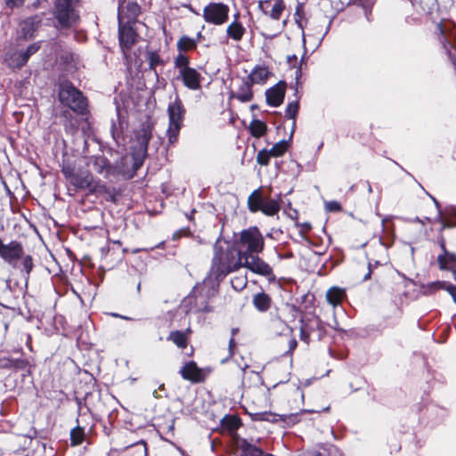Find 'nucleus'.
<instances>
[{
	"mask_svg": "<svg viewBox=\"0 0 456 456\" xmlns=\"http://www.w3.org/2000/svg\"><path fill=\"white\" fill-rule=\"evenodd\" d=\"M242 267V256L238 248L231 247L227 242L219 240L214 244L211 272L216 280H222L228 273Z\"/></svg>",
	"mask_w": 456,
	"mask_h": 456,
	"instance_id": "f257e3e1",
	"label": "nucleus"
},
{
	"mask_svg": "<svg viewBox=\"0 0 456 456\" xmlns=\"http://www.w3.org/2000/svg\"><path fill=\"white\" fill-rule=\"evenodd\" d=\"M77 3L78 0H55L53 26L61 35H68L78 25L80 16L76 9Z\"/></svg>",
	"mask_w": 456,
	"mask_h": 456,
	"instance_id": "f03ea898",
	"label": "nucleus"
},
{
	"mask_svg": "<svg viewBox=\"0 0 456 456\" xmlns=\"http://www.w3.org/2000/svg\"><path fill=\"white\" fill-rule=\"evenodd\" d=\"M264 246V237L256 226L242 230L239 239L234 241V247L238 248L239 254L242 257L262 252Z\"/></svg>",
	"mask_w": 456,
	"mask_h": 456,
	"instance_id": "7ed1b4c3",
	"label": "nucleus"
},
{
	"mask_svg": "<svg viewBox=\"0 0 456 456\" xmlns=\"http://www.w3.org/2000/svg\"><path fill=\"white\" fill-rule=\"evenodd\" d=\"M59 100L73 111L83 114L86 110L87 102L81 91L69 81L61 82L59 86Z\"/></svg>",
	"mask_w": 456,
	"mask_h": 456,
	"instance_id": "20e7f679",
	"label": "nucleus"
},
{
	"mask_svg": "<svg viewBox=\"0 0 456 456\" xmlns=\"http://www.w3.org/2000/svg\"><path fill=\"white\" fill-rule=\"evenodd\" d=\"M169 126L167 130L168 142L174 143L177 141L180 129L185 116L184 106L176 95L173 102H170L167 107Z\"/></svg>",
	"mask_w": 456,
	"mask_h": 456,
	"instance_id": "39448f33",
	"label": "nucleus"
},
{
	"mask_svg": "<svg viewBox=\"0 0 456 456\" xmlns=\"http://www.w3.org/2000/svg\"><path fill=\"white\" fill-rule=\"evenodd\" d=\"M144 159L142 151L140 152L132 151L130 154L121 158L120 162L117 166L118 172L125 178L131 179L142 166Z\"/></svg>",
	"mask_w": 456,
	"mask_h": 456,
	"instance_id": "423d86ee",
	"label": "nucleus"
},
{
	"mask_svg": "<svg viewBox=\"0 0 456 456\" xmlns=\"http://www.w3.org/2000/svg\"><path fill=\"white\" fill-rule=\"evenodd\" d=\"M229 7L223 3H210L203 9V18L207 23L222 25L229 18Z\"/></svg>",
	"mask_w": 456,
	"mask_h": 456,
	"instance_id": "0eeeda50",
	"label": "nucleus"
},
{
	"mask_svg": "<svg viewBox=\"0 0 456 456\" xmlns=\"http://www.w3.org/2000/svg\"><path fill=\"white\" fill-rule=\"evenodd\" d=\"M250 255L242 257V267H246L252 273L266 277L270 281H273L275 276L272 267L257 256Z\"/></svg>",
	"mask_w": 456,
	"mask_h": 456,
	"instance_id": "6e6552de",
	"label": "nucleus"
},
{
	"mask_svg": "<svg viewBox=\"0 0 456 456\" xmlns=\"http://www.w3.org/2000/svg\"><path fill=\"white\" fill-rule=\"evenodd\" d=\"M118 39L123 51L130 50L136 43L138 35L130 22L122 23L120 13H118Z\"/></svg>",
	"mask_w": 456,
	"mask_h": 456,
	"instance_id": "1a4fd4ad",
	"label": "nucleus"
},
{
	"mask_svg": "<svg viewBox=\"0 0 456 456\" xmlns=\"http://www.w3.org/2000/svg\"><path fill=\"white\" fill-rule=\"evenodd\" d=\"M286 83L280 81L265 92L266 102L272 107H279L284 100Z\"/></svg>",
	"mask_w": 456,
	"mask_h": 456,
	"instance_id": "9d476101",
	"label": "nucleus"
},
{
	"mask_svg": "<svg viewBox=\"0 0 456 456\" xmlns=\"http://www.w3.org/2000/svg\"><path fill=\"white\" fill-rule=\"evenodd\" d=\"M184 86L191 90L200 88L201 75L193 68L183 70L180 74Z\"/></svg>",
	"mask_w": 456,
	"mask_h": 456,
	"instance_id": "9b49d317",
	"label": "nucleus"
},
{
	"mask_svg": "<svg viewBox=\"0 0 456 456\" xmlns=\"http://www.w3.org/2000/svg\"><path fill=\"white\" fill-rule=\"evenodd\" d=\"M69 183L77 189L90 188L93 183V175L88 170H78L69 180Z\"/></svg>",
	"mask_w": 456,
	"mask_h": 456,
	"instance_id": "f8f14e48",
	"label": "nucleus"
},
{
	"mask_svg": "<svg viewBox=\"0 0 456 456\" xmlns=\"http://www.w3.org/2000/svg\"><path fill=\"white\" fill-rule=\"evenodd\" d=\"M151 138V133L149 128L143 127L137 134V145L133 147V151L140 152L143 151V158H146L148 144Z\"/></svg>",
	"mask_w": 456,
	"mask_h": 456,
	"instance_id": "ddd939ff",
	"label": "nucleus"
},
{
	"mask_svg": "<svg viewBox=\"0 0 456 456\" xmlns=\"http://www.w3.org/2000/svg\"><path fill=\"white\" fill-rule=\"evenodd\" d=\"M180 373L184 379L199 382L201 379L200 370L198 368L195 362L191 361L186 362L181 369Z\"/></svg>",
	"mask_w": 456,
	"mask_h": 456,
	"instance_id": "4468645a",
	"label": "nucleus"
},
{
	"mask_svg": "<svg viewBox=\"0 0 456 456\" xmlns=\"http://www.w3.org/2000/svg\"><path fill=\"white\" fill-rule=\"evenodd\" d=\"M237 445L240 450V456H265L266 454L262 449L251 444L244 438L239 439Z\"/></svg>",
	"mask_w": 456,
	"mask_h": 456,
	"instance_id": "2eb2a0df",
	"label": "nucleus"
},
{
	"mask_svg": "<svg viewBox=\"0 0 456 456\" xmlns=\"http://www.w3.org/2000/svg\"><path fill=\"white\" fill-rule=\"evenodd\" d=\"M437 263L441 270H452L455 273L456 267V254L448 252L440 254L437 256Z\"/></svg>",
	"mask_w": 456,
	"mask_h": 456,
	"instance_id": "dca6fc26",
	"label": "nucleus"
},
{
	"mask_svg": "<svg viewBox=\"0 0 456 456\" xmlns=\"http://www.w3.org/2000/svg\"><path fill=\"white\" fill-rule=\"evenodd\" d=\"M41 20L37 16L30 17L24 20L21 25V33L26 38L34 37V33L37 29Z\"/></svg>",
	"mask_w": 456,
	"mask_h": 456,
	"instance_id": "f3484780",
	"label": "nucleus"
},
{
	"mask_svg": "<svg viewBox=\"0 0 456 456\" xmlns=\"http://www.w3.org/2000/svg\"><path fill=\"white\" fill-rule=\"evenodd\" d=\"M269 71L265 67L256 66L255 67L250 74L247 77V79L252 84L265 83L268 78Z\"/></svg>",
	"mask_w": 456,
	"mask_h": 456,
	"instance_id": "a211bd4d",
	"label": "nucleus"
},
{
	"mask_svg": "<svg viewBox=\"0 0 456 456\" xmlns=\"http://www.w3.org/2000/svg\"><path fill=\"white\" fill-rule=\"evenodd\" d=\"M41 47V42H35L29 45L25 50L18 53V64L23 66L27 63L28 59L34 55Z\"/></svg>",
	"mask_w": 456,
	"mask_h": 456,
	"instance_id": "6ab92c4d",
	"label": "nucleus"
},
{
	"mask_svg": "<svg viewBox=\"0 0 456 456\" xmlns=\"http://www.w3.org/2000/svg\"><path fill=\"white\" fill-rule=\"evenodd\" d=\"M252 84L246 78L240 86L234 97L241 102H249L253 98V93L251 90Z\"/></svg>",
	"mask_w": 456,
	"mask_h": 456,
	"instance_id": "aec40b11",
	"label": "nucleus"
},
{
	"mask_svg": "<svg viewBox=\"0 0 456 456\" xmlns=\"http://www.w3.org/2000/svg\"><path fill=\"white\" fill-rule=\"evenodd\" d=\"M272 299L265 292L257 293L253 297V305L259 312H266L271 306Z\"/></svg>",
	"mask_w": 456,
	"mask_h": 456,
	"instance_id": "412c9836",
	"label": "nucleus"
},
{
	"mask_svg": "<svg viewBox=\"0 0 456 456\" xmlns=\"http://www.w3.org/2000/svg\"><path fill=\"white\" fill-rule=\"evenodd\" d=\"M92 165L95 172L98 174H108L110 168V163L108 159L102 155L92 158Z\"/></svg>",
	"mask_w": 456,
	"mask_h": 456,
	"instance_id": "4be33fe9",
	"label": "nucleus"
},
{
	"mask_svg": "<svg viewBox=\"0 0 456 456\" xmlns=\"http://www.w3.org/2000/svg\"><path fill=\"white\" fill-rule=\"evenodd\" d=\"M146 60L149 64V69L154 72L155 76L158 77L159 73L157 71V68L159 66H164V61L160 57L158 52L156 51H149L146 53Z\"/></svg>",
	"mask_w": 456,
	"mask_h": 456,
	"instance_id": "5701e85b",
	"label": "nucleus"
},
{
	"mask_svg": "<svg viewBox=\"0 0 456 456\" xmlns=\"http://www.w3.org/2000/svg\"><path fill=\"white\" fill-rule=\"evenodd\" d=\"M346 293L344 289L338 287H333L326 292V299L329 304L332 305L333 306H337L341 303Z\"/></svg>",
	"mask_w": 456,
	"mask_h": 456,
	"instance_id": "b1692460",
	"label": "nucleus"
},
{
	"mask_svg": "<svg viewBox=\"0 0 456 456\" xmlns=\"http://www.w3.org/2000/svg\"><path fill=\"white\" fill-rule=\"evenodd\" d=\"M242 425L240 418L234 415H225L221 419V426L229 432H235Z\"/></svg>",
	"mask_w": 456,
	"mask_h": 456,
	"instance_id": "393cba45",
	"label": "nucleus"
},
{
	"mask_svg": "<svg viewBox=\"0 0 456 456\" xmlns=\"http://www.w3.org/2000/svg\"><path fill=\"white\" fill-rule=\"evenodd\" d=\"M264 200L260 191L255 190L248 198V207L250 212L260 211Z\"/></svg>",
	"mask_w": 456,
	"mask_h": 456,
	"instance_id": "a878e982",
	"label": "nucleus"
},
{
	"mask_svg": "<svg viewBox=\"0 0 456 456\" xmlns=\"http://www.w3.org/2000/svg\"><path fill=\"white\" fill-rule=\"evenodd\" d=\"M226 33L228 37L240 41L245 33V28L240 23L233 21L227 27Z\"/></svg>",
	"mask_w": 456,
	"mask_h": 456,
	"instance_id": "bb28decb",
	"label": "nucleus"
},
{
	"mask_svg": "<svg viewBox=\"0 0 456 456\" xmlns=\"http://www.w3.org/2000/svg\"><path fill=\"white\" fill-rule=\"evenodd\" d=\"M248 130L254 137L259 138L266 133L267 126L264 121L254 118L248 126Z\"/></svg>",
	"mask_w": 456,
	"mask_h": 456,
	"instance_id": "cd10ccee",
	"label": "nucleus"
},
{
	"mask_svg": "<svg viewBox=\"0 0 456 456\" xmlns=\"http://www.w3.org/2000/svg\"><path fill=\"white\" fill-rule=\"evenodd\" d=\"M298 110H299V102L297 100H296V101L289 102L287 105V108L285 110V116L288 118L293 119V126H292V129L290 132V138H292L293 134H294V130H295V126H296V118L298 113Z\"/></svg>",
	"mask_w": 456,
	"mask_h": 456,
	"instance_id": "c85d7f7f",
	"label": "nucleus"
},
{
	"mask_svg": "<svg viewBox=\"0 0 456 456\" xmlns=\"http://www.w3.org/2000/svg\"><path fill=\"white\" fill-rule=\"evenodd\" d=\"M260 211L266 216H274L280 211V204L275 200H264Z\"/></svg>",
	"mask_w": 456,
	"mask_h": 456,
	"instance_id": "c756f323",
	"label": "nucleus"
},
{
	"mask_svg": "<svg viewBox=\"0 0 456 456\" xmlns=\"http://www.w3.org/2000/svg\"><path fill=\"white\" fill-rule=\"evenodd\" d=\"M167 340L175 343L179 348H185L187 346V338L184 332L180 330L172 331L167 337Z\"/></svg>",
	"mask_w": 456,
	"mask_h": 456,
	"instance_id": "7c9ffc66",
	"label": "nucleus"
},
{
	"mask_svg": "<svg viewBox=\"0 0 456 456\" xmlns=\"http://www.w3.org/2000/svg\"><path fill=\"white\" fill-rule=\"evenodd\" d=\"M197 46V40L191 38L187 36H183L177 42V49L180 52H186L189 50L195 49Z\"/></svg>",
	"mask_w": 456,
	"mask_h": 456,
	"instance_id": "2f4dec72",
	"label": "nucleus"
},
{
	"mask_svg": "<svg viewBox=\"0 0 456 456\" xmlns=\"http://www.w3.org/2000/svg\"><path fill=\"white\" fill-rule=\"evenodd\" d=\"M315 330H317V332H318L317 336L320 338L323 332V325H322L321 320L318 318H314L313 320L310 321V322L308 324H305V328L302 329V333L314 332Z\"/></svg>",
	"mask_w": 456,
	"mask_h": 456,
	"instance_id": "473e14b6",
	"label": "nucleus"
},
{
	"mask_svg": "<svg viewBox=\"0 0 456 456\" xmlns=\"http://www.w3.org/2000/svg\"><path fill=\"white\" fill-rule=\"evenodd\" d=\"M292 138H289V140H281L276 142L271 149L270 151L273 154V157H280L282 156L288 150L289 142Z\"/></svg>",
	"mask_w": 456,
	"mask_h": 456,
	"instance_id": "72a5a7b5",
	"label": "nucleus"
},
{
	"mask_svg": "<svg viewBox=\"0 0 456 456\" xmlns=\"http://www.w3.org/2000/svg\"><path fill=\"white\" fill-rule=\"evenodd\" d=\"M432 200L434 201V203L436 204V207L438 209V216H437V221L441 223L442 226L439 230V232L440 234L442 233V232L446 229V228H452V227H455L456 226V222H452L448 219H444L442 216V211L440 210V205H439V202L432 196H430Z\"/></svg>",
	"mask_w": 456,
	"mask_h": 456,
	"instance_id": "f704fd0d",
	"label": "nucleus"
},
{
	"mask_svg": "<svg viewBox=\"0 0 456 456\" xmlns=\"http://www.w3.org/2000/svg\"><path fill=\"white\" fill-rule=\"evenodd\" d=\"M28 362L27 360L22 358L13 359L9 358L4 360L3 366L4 368H13L16 370H24L28 366Z\"/></svg>",
	"mask_w": 456,
	"mask_h": 456,
	"instance_id": "c9c22d12",
	"label": "nucleus"
},
{
	"mask_svg": "<svg viewBox=\"0 0 456 456\" xmlns=\"http://www.w3.org/2000/svg\"><path fill=\"white\" fill-rule=\"evenodd\" d=\"M175 66L176 69H178L179 74L183 70L190 69L191 67L189 66V58L180 53L175 59Z\"/></svg>",
	"mask_w": 456,
	"mask_h": 456,
	"instance_id": "e433bc0d",
	"label": "nucleus"
},
{
	"mask_svg": "<svg viewBox=\"0 0 456 456\" xmlns=\"http://www.w3.org/2000/svg\"><path fill=\"white\" fill-rule=\"evenodd\" d=\"M21 259L22 271L25 272L27 277L29 276L31 271L33 270L34 264L33 258L29 255H23Z\"/></svg>",
	"mask_w": 456,
	"mask_h": 456,
	"instance_id": "4c0bfd02",
	"label": "nucleus"
},
{
	"mask_svg": "<svg viewBox=\"0 0 456 456\" xmlns=\"http://www.w3.org/2000/svg\"><path fill=\"white\" fill-rule=\"evenodd\" d=\"M271 157H273V154L270 150H261L256 155V162L261 166H267Z\"/></svg>",
	"mask_w": 456,
	"mask_h": 456,
	"instance_id": "58836bf2",
	"label": "nucleus"
},
{
	"mask_svg": "<svg viewBox=\"0 0 456 456\" xmlns=\"http://www.w3.org/2000/svg\"><path fill=\"white\" fill-rule=\"evenodd\" d=\"M284 7L282 0H276L271 11V17L273 20H279Z\"/></svg>",
	"mask_w": 456,
	"mask_h": 456,
	"instance_id": "ea45409f",
	"label": "nucleus"
},
{
	"mask_svg": "<svg viewBox=\"0 0 456 456\" xmlns=\"http://www.w3.org/2000/svg\"><path fill=\"white\" fill-rule=\"evenodd\" d=\"M84 431L80 428H73L70 431V439L73 445L79 444L83 441Z\"/></svg>",
	"mask_w": 456,
	"mask_h": 456,
	"instance_id": "a19ab883",
	"label": "nucleus"
},
{
	"mask_svg": "<svg viewBox=\"0 0 456 456\" xmlns=\"http://www.w3.org/2000/svg\"><path fill=\"white\" fill-rule=\"evenodd\" d=\"M247 285V280L245 278H234L232 280V286L235 290H241Z\"/></svg>",
	"mask_w": 456,
	"mask_h": 456,
	"instance_id": "79ce46f5",
	"label": "nucleus"
},
{
	"mask_svg": "<svg viewBox=\"0 0 456 456\" xmlns=\"http://www.w3.org/2000/svg\"><path fill=\"white\" fill-rule=\"evenodd\" d=\"M259 417L256 419L259 420H265L269 422H277L278 418L277 415L272 413V412H262L257 414Z\"/></svg>",
	"mask_w": 456,
	"mask_h": 456,
	"instance_id": "37998d69",
	"label": "nucleus"
},
{
	"mask_svg": "<svg viewBox=\"0 0 456 456\" xmlns=\"http://www.w3.org/2000/svg\"><path fill=\"white\" fill-rule=\"evenodd\" d=\"M325 209L328 212H337L341 210V205L336 200H330L325 203Z\"/></svg>",
	"mask_w": 456,
	"mask_h": 456,
	"instance_id": "c03bdc74",
	"label": "nucleus"
},
{
	"mask_svg": "<svg viewBox=\"0 0 456 456\" xmlns=\"http://www.w3.org/2000/svg\"><path fill=\"white\" fill-rule=\"evenodd\" d=\"M126 9L134 18L136 17L140 12V6L134 2L128 3L126 4Z\"/></svg>",
	"mask_w": 456,
	"mask_h": 456,
	"instance_id": "a18cd8bd",
	"label": "nucleus"
},
{
	"mask_svg": "<svg viewBox=\"0 0 456 456\" xmlns=\"http://www.w3.org/2000/svg\"><path fill=\"white\" fill-rule=\"evenodd\" d=\"M62 173L65 177L69 181L77 171H75L69 165L63 166Z\"/></svg>",
	"mask_w": 456,
	"mask_h": 456,
	"instance_id": "49530a36",
	"label": "nucleus"
},
{
	"mask_svg": "<svg viewBox=\"0 0 456 456\" xmlns=\"http://www.w3.org/2000/svg\"><path fill=\"white\" fill-rule=\"evenodd\" d=\"M25 0H5V4L7 7L13 9L22 6Z\"/></svg>",
	"mask_w": 456,
	"mask_h": 456,
	"instance_id": "de8ad7c7",
	"label": "nucleus"
},
{
	"mask_svg": "<svg viewBox=\"0 0 456 456\" xmlns=\"http://www.w3.org/2000/svg\"><path fill=\"white\" fill-rule=\"evenodd\" d=\"M444 45V48L446 50V53L448 54V57L450 58V60L455 63L456 62V57L454 55L452 54L451 53V48H452V45L448 42L447 40H444V42L443 43Z\"/></svg>",
	"mask_w": 456,
	"mask_h": 456,
	"instance_id": "09e8293b",
	"label": "nucleus"
},
{
	"mask_svg": "<svg viewBox=\"0 0 456 456\" xmlns=\"http://www.w3.org/2000/svg\"><path fill=\"white\" fill-rule=\"evenodd\" d=\"M239 331V330L237 328H233L232 329V338H230L229 340V352H230V355L232 356L233 354V347L235 346L236 343H235V339H234V335Z\"/></svg>",
	"mask_w": 456,
	"mask_h": 456,
	"instance_id": "8fccbe9b",
	"label": "nucleus"
},
{
	"mask_svg": "<svg viewBox=\"0 0 456 456\" xmlns=\"http://www.w3.org/2000/svg\"><path fill=\"white\" fill-rule=\"evenodd\" d=\"M447 284L445 281H437L430 283L429 288L432 289H445Z\"/></svg>",
	"mask_w": 456,
	"mask_h": 456,
	"instance_id": "3c124183",
	"label": "nucleus"
},
{
	"mask_svg": "<svg viewBox=\"0 0 456 456\" xmlns=\"http://www.w3.org/2000/svg\"><path fill=\"white\" fill-rule=\"evenodd\" d=\"M61 60L69 64L75 60V54L70 52L64 53L62 55H61Z\"/></svg>",
	"mask_w": 456,
	"mask_h": 456,
	"instance_id": "603ef678",
	"label": "nucleus"
},
{
	"mask_svg": "<svg viewBox=\"0 0 456 456\" xmlns=\"http://www.w3.org/2000/svg\"><path fill=\"white\" fill-rule=\"evenodd\" d=\"M444 290H446L451 295V297H452L453 301L456 304V286L452 284H447Z\"/></svg>",
	"mask_w": 456,
	"mask_h": 456,
	"instance_id": "864d4df0",
	"label": "nucleus"
},
{
	"mask_svg": "<svg viewBox=\"0 0 456 456\" xmlns=\"http://www.w3.org/2000/svg\"><path fill=\"white\" fill-rule=\"evenodd\" d=\"M110 133H111L112 138L115 141H118V138L119 136V132H118L117 125H116V123L114 121L111 122Z\"/></svg>",
	"mask_w": 456,
	"mask_h": 456,
	"instance_id": "5fc2aeb1",
	"label": "nucleus"
},
{
	"mask_svg": "<svg viewBox=\"0 0 456 456\" xmlns=\"http://www.w3.org/2000/svg\"><path fill=\"white\" fill-rule=\"evenodd\" d=\"M437 241H438L439 247L442 250L441 254L448 253L449 251L446 249V247H445V240L442 234L439 235Z\"/></svg>",
	"mask_w": 456,
	"mask_h": 456,
	"instance_id": "6e6d98bb",
	"label": "nucleus"
},
{
	"mask_svg": "<svg viewBox=\"0 0 456 456\" xmlns=\"http://www.w3.org/2000/svg\"><path fill=\"white\" fill-rule=\"evenodd\" d=\"M373 270V265L370 262L368 263V271L362 277V281H366L370 279Z\"/></svg>",
	"mask_w": 456,
	"mask_h": 456,
	"instance_id": "4d7b16f0",
	"label": "nucleus"
},
{
	"mask_svg": "<svg viewBox=\"0 0 456 456\" xmlns=\"http://www.w3.org/2000/svg\"><path fill=\"white\" fill-rule=\"evenodd\" d=\"M405 22L407 24H418L419 22V19L415 18V17L407 16L405 18Z\"/></svg>",
	"mask_w": 456,
	"mask_h": 456,
	"instance_id": "13d9d810",
	"label": "nucleus"
},
{
	"mask_svg": "<svg viewBox=\"0 0 456 456\" xmlns=\"http://www.w3.org/2000/svg\"><path fill=\"white\" fill-rule=\"evenodd\" d=\"M297 342L295 339L289 340V352L294 350L297 347Z\"/></svg>",
	"mask_w": 456,
	"mask_h": 456,
	"instance_id": "bf43d9fd",
	"label": "nucleus"
},
{
	"mask_svg": "<svg viewBox=\"0 0 456 456\" xmlns=\"http://www.w3.org/2000/svg\"><path fill=\"white\" fill-rule=\"evenodd\" d=\"M183 234V231H176L174 234H173V240H177L179 238H181Z\"/></svg>",
	"mask_w": 456,
	"mask_h": 456,
	"instance_id": "052dcab7",
	"label": "nucleus"
},
{
	"mask_svg": "<svg viewBox=\"0 0 456 456\" xmlns=\"http://www.w3.org/2000/svg\"><path fill=\"white\" fill-rule=\"evenodd\" d=\"M303 456H322V455L319 452H308Z\"/></svg>",
	"mask_w": 456,
	"mask_h": 456,
	"instance_id": "680f3d73",
	"label": "nucleus"
},
{
	"mask_svg": "<svg viewBox=\"0 0 456 456\" xmlns=\"http://www.w3.org/2000/svg\"><path fill=\"white\" fill-rule=\"evenodd\" d=\"M200 311H202V312H206V313H207V312H209V311H210V308H209V306H208L207 304H205V305H204V306H202V307H200Z\"/></svg>",
	"mask_w": 456,
	"mask_h": 456,
	"instance_id": "e2e57ef3",
	"label": "nucleus"
},
{
	"mask_svg": "<svg viewBox=\"0 0 456 456\" xmlns=\"http://www.w3.org/2000/svg\"><path fill=\"white\" fill-rule=\"evenodd\" d=\"M294 256L293 253L292 252H288L287 254H285L283 256L284 258H292ZM281 258H282L281 256H280Z\"/></svg>",
	"mask_w": 456,
	"mask_h": 456,
	"instance_id": "0e129e2a",
	"label": "nucleus"
},
{
	"mask_svg": "<svg viewBox=\"0 0 456 456\" xmlns=\"http://www.w3.org/2000/svg\"><path fill=\"white\" fill-rule=\"evenodd\" d=\"M164 244H165V242L161 241L158 245H156L155 247L151 248V250H153L155 248H161L164 247Z\"/></svg>",
	"mask_w": 456,
	"mask_h": 456,
	"instance_id": "69168bd1",
	"label": "nucleus"
},
{
	"mask_svg": "<svg viewBox=\"0 0 456 456\" xmlns=\"http://www.w3.org/2000/svg\"><path fill=\"white\" fill-rule=\"evenodd\" d=\"M292 61H297V56L295 54L288 56V61L291 62Z\"/></svg>",
	"mask_w": 456,
	"mask_h": 456,
	"instance_id": "338daca9",
	"label": "nucleus"
},
{
	"mask_svg": "<svg viewBox=\"0 0 456 456\" xmlns=\"http://www.w3.org/2000/svg\"><path fill=\"white\" fill-rule=\"evenodd\" d=\"M302 226L305 229V230H310L311 229V224H308V223H305L302 224Z\"/></svg>",
	"mask_w": 456,
	"mask_h": 456,
	"instance_id": "774afa93",
	"label": "nucleus"
}]
</instances>
